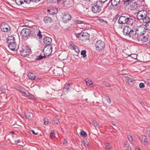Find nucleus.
<instances>
[{
	"label": "nucleus",
	"instance_id": "nucleus-4",
	"mask_svg": "<svg viewBox=\"0 0 150 150\" xmlns=\"http://www.w3.org/2000/svg\"><path fill=\"white\" fill-rule=\"evenodd\" d=\"M137 32L136 31V29L135 30H134L127 26H125L123 30V33L125 35H129L130 38L133 40L135 38V37Z\"/></svg>",
	"mask_w": 150,
	"mask_h": 150
},
{
	"label": "nucleus",
	"instance_id": "nucleus-1",
	"mask_svg": "<svg viewBox=\"0 0 150 150\" xmlns=\"http://www.w3.org/2000/svg\"><path fill=\"white\" fill-rule=\"evenodd\" d=\"M144 28L143 26L137 27L136 28V31H138L135 37L134 40L135 41L138 42L139 44H142L145 46L150 47V39L148 38V36L146 35L144 36L142 34H144V33H142V30H144Z\"/></svg>",
	"mask_w": 150,
	"mask_h": 150
},
{
	"label": "nucleus",
	"instance_id": "nucleus-31",
	"mask_svg": "<svg viewBox=\"0 0 150 150\" xmlns=\"http://www.w3.org/2000/svg\"><path fill=\"white\" fill-rule=\"evenodd\" d=\"M124 144L125 146L129 150L130 148L129 147V145L128 143L126 141H125L124 142Z\"/></svg>",
	"mask_w": 150,
	"mask_h": 150
},
{
	"label": "nucleus",
	"instance_id": "nucleus-21",
	"mask_svg": "<svg viewBox=\"0 0 150 150\" xmlns=\"http://www.w3.org/2000/svg\"><path fill=\"white\" fill-rule=\"evenodd\" d=\"M85 81L86 83V85L87 86H89L93 84L92 81L89 79L87 78L85 79Z\"/></svg>",
	"mask_w": 150,
	"mask_h": 150
},
{
	"label": "nucleus",
	"instance_id": "nucleus-45",
	"mask_svg": "<svg viewBox=\"0 0 150 150\" xmlns=\"http://www.w3.org/2000/svg\"><path fill=\"white\" fill-rule=\"evenodd\" d=\"M84 36H85V35H84L82 33H80L79 34V38H81V37H83Z\"/></svg>",
	"mask_w": 150,
	"mask_h": 150
},
{
	"label": "nucleus",
	"instance_id": "nucleus-16",
	"mask_svg": "<svg viewBox=\"0 0 150 150\" xmlns=\"http://www.w3.org/2000/svg\"><path fill=\"white\" fill-rule=\"evenodd\" d=\"M137 2H132L130 4V8L132 10H134L137 7Z\"/></svg>",
	"mask_w": 150,
	"mask_h": 150
},
{
	"label": "nucleus",
	"instance_id": "nucleus-17",
	"mask_svg": "<svg viewBox=\"0 0 150 150\" xmlns=\"http://www.w3.org/2000/svg\"><path fill=\"white\" fill-rule=\"evenodd\" d=\"M110 2L112 6H116L119 4L120 0H110ZM110 3H109V4Z\"/></svg>",
	"mask_w": 150,
	"mask_h": 150
},
{
	"label": "nucleus",
	"instance_id": "nucleus-2",
	"mask_svg": "<svg viewBox=\"0 0 150 150\" xmlns=\"http://www.w3.org/2000/svg\"><path fill=\"white\" fill-rule=\"evenodd\" d=\"M147 13L146 11L142 10L139 11L137 15V19L139 20L142 21L146 25L150 22V19L147 16Z\"/></svg>",
	"mask_w": 150,
	"mask_h": 150
},
{
	"label": "nucleus",
	"instance_id": "nucleus-23",
	"mask_svg": "<svg viewBox=\"0 0 150 150\" xmlns=\"http://www.w3.org/2000/svg\"><path fill=\"white\" fill-rule=\"evenodd\" d=\"M26 116L28 119L29 120H30L32 119V118L33 117V115L32 113L30 112H28L26 114Z\"/></svg>",
	"mask_w": 150,
	"mask_h": 150
},
{
	"label": "nucleus",
	"instance_id": "nucleus-27",
	"mask_svg": "<svg viewBox=\"0 0 150 150\" xmlns=\"http://www.w3.org/2000/svg\"><path fill=\"white\" fill-rule=\"evenodd\" d=\"M146 134L150 138V127H146Z\"/></svg>",
	"mask_w": 150,
	"mask_h": 150
},
{
	"label": "nucleus",
	"instance_id": "nucleus-20",
	"mask_svg": "<svg viewBox=\"0 0 150 150\" xmlns=\"http://www.w3.org/2000/svg\"><path fill=\"white\" fill-rule=\"evenodd\" d=\"M28 76L30 79L36 80L35 75L32 73H29L28 75Z\"/></svg>",
	"mask_w": 150,
	"mask_h": 150
},
{
	"label": "nucleus",
	"instance_id": "nucleus-52",
	"mask_svg": "<svg viewBox=\"0 0 150 150\" xmlns=\"http://www.w3.org/2000/svg\"><path fill=\"white\" fill-rule=\"evenodd\" d=\"M32 132L35 135H36L37 134V133H35V131L33 130H32Z\"/></svg>",
	"mask_w": 150,
	"mask_h": 150
},
{
	"label": "nucleus",
	"instance_id": "nucleus-18",
	"mask_svg": "<svg viewBox=\"0 0 150 150\" xmlns=\"http://www.w3.org/2000/svg\"><path fill=\"white\" fill-rule=\"evenodd\" d=\"M125 80L129 84H132L133 83V80L132 78L127 76L125 77Z\"/></svg>",
	"mask_w": 150,
	"mask_h": 150
},
{
	"label": "nucleus",
	"instance_id": "nucleus-29",
	"mask_svg": "<svg viewBox=\"0 0 150 150\" xmlns=\"http://www.w3.org/2000/svg\"><path fill=\"white\" fill-rule=\"evenodd\" d=\"M86 51L85 50H83L81 52V54L83 56V58H85L86 56Z\"/></svg>",
	"mask_w": 150,
	"mask_h": 150
},
{
	"label": "nucleus",
	"instance_id": "nucleus-34",
	"mask_svg": "<svg viewBox=\"0 0 150 150\" xmlns=\"http://www.w3.org/2000/svg\"><path fill=\"white\" fill-rule=\"evenodd\" d=\"M83 145L84 146H85V147L86 148L88 146V143L87 142V141L86 140L85 141L84 140H83Z\"/></svg>",
	"mask_w": 150,
	"mask_h": 150
},
{
	"label": "nucleus",
	"instance_id": "nucleus-59",
	"mask_svg": "<svg viewBox=\"0 0 150 150\" xmlns=\"http://www.w3.org/2000/svg\"><path fill=\"white\" fill-rule=\"evenodd\" d=\"M22 92L24 93H25V91L24 92L23 91Z\"/></svg>",
	"mask_w": 150,
	"mask_h": 150
},
{
	"label": "nucleus",
	"instance_id": "nucleus-41",
	"mask_svg": "<svg viewBox=\"0 0 150 150\" xmlns=\"http://www.w3.org/2000/svg\"><path fill=\"white\" fill-rule=\"evenodd\" d=\"M44 124L45 125H47L49 123V121H48V120L47 119H44Z\"/></svg>",
	"mask_w": 150,
	"mask_h": 150
},
{
	"label": "nucleus",
	"instance_id": "nucleus-9",
	"mask_svg": "<svg viewBox=\"0 0 150 150\" xmlns=\"http://www.w3.org/2000/svg\"><path fill=\"white\" fill-rule=\"evenodd\" d=\"M30 33V31L29 29L25 28L21 30L20 33L22 37H26L29 36Z\"/></svg>",
	"mask_w": 150,
	"mask_h": 150
},
{
	"label": "nucleus",
	"instance_id": "nucleus-58",
	"mask_svg": "<svg viewBox=\"0 0 150 150\" xmlns=\"http://www.w3.org/2000/svg\"><path fill=\"white\" fill-rule=\"evenodd\" d=\"M47 11H48V12H49V11H50V9H48V10H47Z\"/></svg>",
	"mask_w": 150,
	"mask_h": 150
},
{
	"label": "nucleus",
	"instance_id": "nucleus-55",
	"mask_svg": "<svg viewBox=\"0 0 150 150\" xmlns=\"http://www.w3.org/2000/svg\"><path fill=\"white\" fill-rule=\"evenodd\" d=\"M141 104L143 106L144 105V103L143 102H141Z\"/></svg>",
	"mask_w": 150,
	"mask_h": 150
},
{
	"label": "nucleus",
	"instance_id": "nucleus-25",
	"mask_svg": "<svg viewBox=\"0 0 150 150\" xmlns=\"http://www.w3.org/2000/svg\"><path fill=\"white\" fill-rule=\"evenodd\" d=\"M105 149L106 150H110L111 148L110 144L108 143H107L105 144Z\"/></svg>",
	"mask_w": 150,
	"mask_h": 150
},
{
	"label": "nucleus",
	"instance_id": "nucleus-56",
	"mask_svg": "<svg viewBox=\"0 0 150 150\" xmlns=\"http://www.w3.org/2000/svg\"><path fill=\"white\" fill-rule=\"evenodd\" d=\"M61 0H57L58 3Z\"/></svg>",
	"mask_w": 150,
	"mask_h": 150
},
{
	"label": "nucleus",
	"instance_id": "nucleus-12",
	"mask_svg": "<svg viewBox=\"0 0 150 150\" xmlns=\"http://www.w3.org/2000/svg\"><path fill=\"white\" fill-rule=\"evenodd\" d=\"M52 39L49 37H46L43 39V42L46 45H49L52 43Z\"/></svg>",
	"mask_w": 150,
	"mask_h": 150
},
{
	"label": "nucleus",
	"instance_id": "nucleus-7",
	"mask_svg": "<svg viewBox=\"0 0 150 150\" xmlns=\"http://www.w3.org/2000/svg\"><path fill=\"white\" fill-rule=\"evenodd\" d=\"M21 54L23 57H25L29 54L30 52V50L27 46H23L20 49Z\"/></svg>",
	"mask_w": 150,
	"mask_h": 150
},
{
	"label": "nucleus",
	"instance_id": "nucleus-37",
	"mask_svg": "<svg viewBox=\"0 0 150 150\" xmlns=\"http://www.w3.org/2000/svg\"><path fill=\"white\" fill-rule=\"evenodd\" d=\"M139 87L141 88H144L145 85L143 83H140L139 84Z\"/></svg>",
	"mask_w": 150,
	"mask_h": 150
},
{
	"label": "nucleus",
	"instance_id": "nucleus-30",
	"mask_svg": "<svg viewBox=\"0 0 150 150\" xmlns=\"http://www.w3.org/2000/svg\"><path fill=\"white\" fill-rule=\"evenodd\" d=\"M71 85V84L69 83L65 84L64 86V89H65L66 90L68 91L70 87V85Z\"/></svg>",
	"mask_w": 150,
	"mask_h": 150
},
{
	"label": "nucleus",
	"instance_id": "nucleus-53",
	"mask_svg": "<svg viewBox=\"0 0 150 150\" xmlns=\"http://www.w3.org/2000/svg\"><path fill=\"white\" fill-rule=\"evenodd\" d=\"M135 150H142L140 148H137L135 149Z\"/></svg>",
	"mask_w": 150,
	"mask_h": 150
},
{
	"label": "nucleus",
	"instance_id": "nucleus-8",
	"mask_svg": "<svg viewBox=\"0 0 150 150\" xmlns=\"http://www.w3.org/2000/svg\"><path fill=\"white\" fill-rule=\"evenodd\" d=\"M52 51V47L50 45H47L44 48L43 51L45 56H49L50 55Z\"/></svg>",
	"mask_w": 150,
	"mask_h": 150
},
{
	"label": "nucleus",
	"instance_id": "nucleus-26",
	"mask_svg": "<svg viewBox=\"0 0 150 150\" xmlns=\"http://www.w3.org/2000/svg\"><path fill=\"white\" fill-rule=\"evenodd\" d=\"M16 4L19 5L22 4L24 2V0H15Z\"/></svg>",
	"mask_w": 150,
	"mask_h": 150
},
{
	"label": "nucleus",
	"instance_id": "nucleus-5",
	"mask_svg": "<svg viewBox=\"0 0 150 150\" xmlns=\"http://www.w3.org/2000/svg\"><path fill=\"white\" fill-rule=\"evenodd\" d=\"M134 20L130 18L121 16L118 20V23L120 24H127L132 25L134 22Z\"/></svg>",
	"mask_w": 150,
	"mask_h": 150
},
{
	"label": "nucleus",
	"instance_id": "nucleus-57",
	"mask_svg": "<svg viewBox=\"0 0 150 150\" xmlns=\"http://www.w3.org/2000/svg\"><path fill=\"white\" fill-rule=\"evenodd\" d=\"M79 33H78V34L77 35H76V37H77L79 38Z\"/></svg>",
	"mask_w": 150,
	"mask_h": 150
},
{
	"label": "nucleus",
	"instance_id": "nucleus-24",
	"mask_svg": "<svg viewBox=\"0 0 150 150\" xmlns=\"http://www.w3.org/2000/svg\"><path fill=\"white\" fill-rule=\"evenodd\" d=\"M124 5L125 6H127L129 4L131 3L132 0H123Z\"/></svg>",
	"mask_w": 150,
	"mask_h": 150
},
{
	"label": "nucleus",
	"instance_id": "nucleus-13",
	"mask_svg": "<svg viewBox=\"0 0 150 150\" xmlns=\"http://www.w3.org/2000/svg\"><path fill=\"white\" fill-rule=\"evenodd\" d=\"M71 16L68 13H66L63 16V20L65 23H67L68 21L70 20Z\"/></svg>",
	"mask_w": 150,
	"mask_h": 150
},
{
	"label": "nucleus",
	"instance_id": "nucleus-14",
	"mask_svg": "<svg viewBox=\"0 0 150 150\" xmlns=\"http://www.w3.org/2000/svg\"><path fill=\"white\" fill-rule=\"evenodd\" d=\"M69 45L72 48V49L74 50L77 54L79 52L80 50L79 48L75 45L73 42H71L69 44Z\"/></svg>",
	"mask_w": 150,
	"mask_h": 150
},
{
	"label": "nucleus",
	"instance_id": "nucleus-11",
	"mask_svg": "<svg viewBox=\"0 0 150 150\" xmlns=\"http://www.w3.org/2000/svg\"><path fill=\"white\" fill-rule=\"evenodd\" d=\"M1 30L4 32H6L10 30V28L8 24L3 23L1 26Z\"/></svg>",
	"mask_w": 150,
	"mask_h": 150
},
{
	"label": "nucleus",
	"instance_id": "nucleus-35",
	"mask_svg": "<svg viewBox=\"0 0 150 150\" xmlns=\"http://www.w3.org/2000/svg\"><path fill=\"white\" fill-rule=\"evenodd\" d=\"M44 57H45L42 56L41 55H40L38 56L37 57V58H36V59L38 60H39L42 59Z\"/></svg>",
	"mask_w": 150,
	"mask_h": 150
},
{
	"label": "nucleus",
	"instance_id": "nucleus-33",
	"mask_svg": "<svg viewBox=\"0 0 150 150\" xmlns=\"http://www.w3.org/2000/svg\"><path fill=\"white\" fill-rule=\"evenodd\" d=\"M80 135L81 136H83L84 137H85L87 136V134L86 132L84 131H83L81 132Z\"/></svg>",
	"mask_w": 150,
	"mask_h": 150
},
{
	"label": "nucleus",
	"instance_id": "nucleus-28",
	"mask_svg": "<svg viewBox=\"0 0 150 150\" xmlns=\"http://www.w3.org/2000/svg\"><path fill=\"white\" fill-rule=\"evenodd\" d=\"M128 138L129 142H131L132 144H134L135 143V141L133 140L132 138V137L131 136H128Z\"/></svg>",
	"mask_w": 150,
	"mask_h": 150
},
{
	"label": "nucleus",
	"instance_id": "nucleus-6",
	"mask_svg": "<svg viewBox=\"0 0 150 150\" xmlns=\"http://www.w3.org/2000/svg\"><path fill=\"white\" fill-rule=\"evenodd\" d=\"M95 46L97 50L101 51L104 49L105 45V43L103 41L98 40L96 42Z\"/></svg>",
	"mask_w": 150,
	"mask_h": 150
},
{
	"label": "nucleus",
	"instance_id": "nucleus-43",
	"mask_svg": "<svg viewBox=\"0 0 150 150\" xmlns=\"http://www.w3.org/2000/svg\"><path fill=\"white\" fill-rule=\"evenodd\" d=\"M99 20L101 22H105L107 23V22L106 21H104L103 19L99 18Z\"/></svg>",
	"mask_w": 150,
	"mask_h": 150
},
{
	"label": "nucleus",
	"instance_id": "nucleus-47",
	"mask_svg": "<svg viewBox=\"0 0 150 150\" xmlns=\"http://www.w3.org/2000/svg\"><path fill=\"white\" fill-rule=\"evenodd\" d=\"M107 0H99V1L102 3H105Z\"/></svg>",
	"mask_w": 150,
	"mask_h": 150
},
{
	"label": "nucleus",
	"instance_id": "nucleus-15",
	"mask_svg": "<svg viewBox=\"0 0 150 150\" xmlns=\"http://www.w3.org/2000/svg\"><path fill=\"white\" fill-rule=\"evenodd\" d=\"M43 21L45 23H51L52 22V19L48 16L44 17Z\"/></svg>",
	"mask_w": 150,
	"mask_h": 150
},
{
	"label": "nucleus",
	"instance_id": "nucleus-32",
	"mask_svg": "<svg viewBox=\"0 0 150 150\" xmlns=\"http://www.w3.org/2000/svg\"><path fill=\"white\" fill-rule=\"evenodd\" d=\"M92 124L96 127L98 126V125L96 121L95 120H92Z\"/></svg>",
	"mask_w": 150,
	"mask_h": 150
},
{
	"label": "nucleus",
	"instance_id": "nucleus-49",
	"mask_svg": "<svg viewBox=\"0 0 150 150\" xmlns=\"http://www.w3.org/2000/svg\"><path fill=\"white\" fill-rule=\"evenodd\" d=\"M41 0H33V2H38L40 1Z\"/></svg>",
	"mask_w": 150,
	"mask_h": 150
},
{
	"label": "nucleus",
	"instance_id": "nucleus-3",
	"mask_svg": "<svg viewBox=\"0 0 150 150\" xmlns=\"http://www.w3.org/2000/svg\"><path fill=\"white\" fill-rule=\"evenodd\" d=\"M7 43L9 44L8 47L10 50L15 51L19 48V46L15 42V38L12 36H9L7 38Z\"/></svg>",
	"mask_w": 150,
	"mask_h": 150
},
{
	"label": "nucleus",
	"instance_id": "nucleus-40",
	"mask_svg": "<svg viewBox=\"0 0 150 150\" xmlns=\"http://www.w3.org/2000/svg\"><path fill=\"white\" fill-rule=\"evenodd\" d=\"M50 137L52 138H53L54 137V133L53 132H51L50 134Z\"/></svg>",
	"mask_w": 150,
	"mask_h": 150
},
{
	"label": "nucleus",
	"instance_id": "nucleus-51",
	"mask_svg": "<svg viewBox=\"0 0 150 150\" xmlns=\"http://www.w3.org/2000/svg\"><path fill=\"white\" fill-rule=\"evenodd\" d=\"M47 1L50 3H52L53 2V0H47Z\"/></svg>",
	"mask_w": 150,
	"mask_h": 150
},
{
	"label": "nucleus",
	"instance_id": "nucleus-19",
	"mask_svg": "<svg viewBox=\"0 0 150 150\" xmlns=\"http://www.w3.org/2000/svg\"><path fill=\"white\" fill-rule=\"evenodd\" d=\"M34 33L35 35H36V34L38 35L40 39L42 38V35L41 31L39 30L38 29L37 30H35V32Z\"/></svg>",
	"mask_w": 150,
	"mask_h": 150
},
{
	"label": "nucleus",
	"instance_id": "nucleus-46",
	"mask_svg": "<svg viewBox=\"0 0 150 150\" xmlns=\"http://www.w3.org/2000/svg\"><path fill=\"white\" fill-rule=\"evenodd\" d=\"M67 143V142L65 139H64L63 141V144H66Z\"/></svg>",
	"mask_w": 150,
	"mask_h": 150
},
{
	"label": "nucleus",
	"instance_id": "nucleus-36",
	"mask_svg": "<svg viewBox=\"0 0 150 150\" xmlns=\"http://www.w3.org/2000/svg\"><path fill=\"white\" fill-rule=\"evenodd\" d=\"M105 99L107 101V102L109 103H111V100L110 98L108 96H106L105 97Z\"/></svg>",
	"mask_w": 150,
	"mask_h": 150
},
{
	"label": "nucleus",
	"instance_id": "nucleus-38",
	"mask_svg": "<svg viewBox=\"0 0 150 150\" xmlns=\"http://www.w3.org/2000/svg\"><path fill=\"white\" fill-rule=\"evenodd\" d=\"M53 121L56 124H58L59 122V120L58 118H53Z\"/></svg>",
	"mask_w": 150,
	"mask_h": 150
},
{
	"label": "nucleus",
	"instance_id": "nucleus-48",
	"mask_svg": "<svg viewBox=\"0 0 150 150\" xmlns=\"http://www.w3.org/2000/svg\"><path fill=\"white\" fill-rule=\"evenodd\" d=\"M103 83L105 84V86L107 87H109V84L105 82H104Z\"/></svg>",
	"mask_w": 150,
	"mask_h": 150
},
{
	"label": "nucleus",
	"instance_id": "nucleus-60",
	"mask_svg": "<svg viewBox=\"0 0 150 150\" xmlns=\"http://www.w3.org/2000/svg\"><path fill=\"white\" fill-rule=\"evenodd\" d=\"M12 133H14V132H12Z\"/></svg>",
	"mask_w": 150,
	"mask_h": 150
},
{
	"label": "nucleus",
	"instance_id": "nucleus-39",
	"mask_svg": "<svg viewBox=\"0 0 150 150\" xmlns=\"http://www.w3.org/2000/svg\"><path fill=\"white\" fill-rule=\"evenodd\" d=\"M130 55L131 56V57L132 58L134 59H135L136 58H137V55L136 54H131L130 55H129V56H130Z\"/></svg>",
	"mask_w": 150,
	"mask_h": 150
},
{
	"label": "nucleus",
	"instance_id": "nucleus-44",
	"mask_svg": "<svg viewBox=\"0 0 150 150\" xmlns=\"http://www.w3.org/2000/svg\"><path fill=\"white\" fill-rule=\"evenodd\" d=\"M24 2H26L28 4L30 3L31 1H33V0H24Z\"/></svg>",
	"mask_w": 150,
	"mask_h": 150
},
{
	"label": "nucleus",
	"instance_id": "nucleus-10",
	"mask_svg": "<svg viewBox=\"0 0 150 150\" xmlns=\"http://www.w3.org/2000/svg\"><path fill=\"white\" fill-rule=\"evenodd\" d=\"M101 9L100 6L97 4L93 5L91 8L92 12L95 13H97L99 12L100 11Z\"/></svg>",
	"mask_w": 150,
	"mask_h": 150
},
{
	"label": "nucleus",
	"instance_id": "nucleus-54",
	"mask_svg": "<svg viewBox=\"0 0 150 150\" xmlns=\"http://www.w3.org/2000/svg\"><path fill=\"white\" fill-rule=\"evenodd\" d=\"M20 139H18L17 140H15V142H20Z\"/></svg>",
	"mask_w": 150,
	"mask_h": 150
},
{
	"label": "nucleus",
	"instance_id": "nucleus-22",
	"mask_svg": "<svg viewBox=\"0 0 150 150\" xmlns=\"http://www.w3.org/2000/svg\"><path fill=\"white\" fill-rule=\"evenodd\" d=\"M141 141L144 143L145 144H147L148 140L146 139V137L145 136H142V137Z\"/></svg>",
	"mask_w": 150,
	"mask_h": 150
},
{
	"label": "nucleus",
	"instance_id": "nucleus-42",
	"mask_svg": "<svg viewBox=\"0 0 150 150\" xmlns=\"http://www.w3.org/2000/svg\"><path fill=\"white\" fill-rule=\"evenodd\" d=\"M74 22L78 24H81L82 23L83 21H81L75 20L74 21Z\"/></svg>",
	"mask_w": 150,
	"mask_h": 150
},
{
	"label": "nucleus",
	"instance_id": "nucleus-50",
	"mask_svg": "<svg viewBox=\"0 0 150 150\" xmlns=\"http://www.w3.org/2000/svg\"><path fill=\"white\" fill-rule=\"evenodd\" d=\"M111 124H112V125H113L114 126H115L116 125V123L115 122H113V121H112L111 122Z\"/></svg>",
	"mask_w": 150,
	"mask_h": 150
}]
</instances>
